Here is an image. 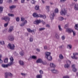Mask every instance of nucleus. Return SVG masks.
<instances>
[{
    "label": "nucleus",
    "mask_w": 78,
    "mask_h": 78,
    "mask_svg": "<svg viewBox=\"0 0 78 78\" xmlns=\"http://www.w3.org/2000/svg\"><path fill=\"white\" fill-rule=\"evenodd\" d=\"M45 58H47L48 61H51L52 60V57L50 56L51 53L50 52H46L45 53Z\"/></svg>",
    "instance_id": "f257e3e1"
},
{
    "label": "nucleus",
    "mask_w": 78,
    "mask_h": 78,
    "mask_svg": "<svg viewBox=\"0 0 78 78\" xmlns=\"http://www.w3.org/2000/svg\"><path fill=\"white\" fill-rule=\"evenodd\" d=\"M33 16L34 17H40V18H43L44 19H46V16L45 15H42L41 14H37L36 13L33 14Z\"/></svg>",
    "instance_id": "f03ea898"
},
{
    "label": "nucleus",
    "mask_w": 78,
    "mask_h": 78,
    "mask_svg": "<svg viewBox=\"0 0 78 78\" xmlns=\"http://www.w3.org/2000/svg\"><path fill=\"white\" fill-rule=\"evenodd\" d=\"M13 74L11 73L7 72L5 73V78H8V76H10V77H12Z\"/></svg>",
    "instance_id": "7ed1b4c3"
},
{
    "label": "nucleus",
    "mask_w": 78,
    "mask_h": 78,
    "mask_svg": "<svg viewBox=\"0 0 78 78\" xmlns=\"http://www.w3.org/2000/svg\"><path fill=\"white\" fill-rule=\"evenodd\" d=\"M60 13L61 15H62V16H63V15L65 16L67 14V11L65 9H64L61 10L60 12Z\"/></svg>",
    "instance_id": "20e7f679"
},
{
    "label": "nucleus",
    "mask_w": 78,
    "mask_h": 78,
    "mask_svg": "<svg viewBox=\"0 0 78 78\" xmlns=\"http://www.w3.org/2000/svg\"><path fill=\"white\" fill-rule=\"evenodd\" d=\"M73 56H71V58L74 59H77L78 58L76 57V56L78 55V53L76 52L74 53H73Z\"/></svg>",
    "instance_id": "39448f33"
},
{
    "label": "nucleus",
    "mask_w": 78,
    "mask_h": 78,
    "mask_svg": "<svg viewBox=\"0 0 78 78\" xmlns=\"http://www.w3.org/2000/svg\"><path fill=\"white\" fill-rule=\"evenodd\" d=\"M67 64H66L65 65L64 67L65 68H69V67H70V64H71V62H70V61H68L66 62Z\"/></svg>",
    "instance_id": "423d86ee"
},
{
    "label": "nucleus",
    "mask_w": 78,
    "mask_h": 78,
    "mask_svg": "<svg viewBox=\"0 0 78 78\" xmlns=\"http://www.w3.org/2000/svg\"><path fill=\"white\" fill-rule=\"evenodd\" d=\"M8 46L9 47V48L10 50H14V48H15V47L14 45V44H11L9 43L8 45Z\"/></svg>",
    "instance_id": "0eeeda50"
},
{
    "label": "nucleus",
    "mask_w": 78,
    "mask_h": 78,
    "mask_svg": "<svg viewBox=\"0 0 78 78\" xmlns=\"http://www.w3.org/2000/svg\"><path fill=\"white\" fill-rule=\"evenodd\" d=\"M2 20H4L6 22L7 21H9V20H10V18L8 16H5L4 17H2Z\"/></svg>",
    "instance_id": "6e6552de"
},
{
    "label": "nucleus",
    "mask_w": 78,
    "mask_h": 78,
    "mask_svg": "<svg viewBox=\"0 0 78 78\" xmlns=\"http://www.w3.org/2000/svg\"><path fill=\"white\" fill-rule=\"evenodd\" d=\"M41 22V20H37L34 22V23L36 25H38Z\"/></svg>",
    "instance_id": "1a4fd4ad"
},
{
    "label": "nucleus",
    "mask_w": 78,
    "mask_h": 78,
    "mask_svg": "<svg viewBox=\"0 0 78 78\" xmlns=\"http://www.w3.org/2000/svg\"><path fill=\"white\" fill-rule=\"evenodd\" d=\"M51 71L52 73H54L55 74H58V73H59V71H58L55 69H51Z\"/></svg>",
    "instance_id": "9d476101"
},
{
    "label": "nucleus",
    "mask_w": 78,
    "mask_h": 78,
    "mask_svg": "<svg viewBox=\"0 0 78 78\" xmlns=\"http://www.w3.org/2000/svg\"><path fill=\"white\" fill-rule=\"evenodd\" d=\"M10 66H11V65L9 64V63L6 65L4 64H2V66L3 68H7L8 67Z\"/></svg>",
    "instance_id": "9b49d317"
},
{
    "label": "nucleus",
    "mask_w": 78,
    "mask_h": 78,
    "mask_svg": "<svg viewBox=\"0 0 78 78\" xmlns=\"http://www.w3.org/2000/svg\"><path fill=\"white\" fill-rule=\"evenodd\" d=\"M10 62L9 63V64L11 66L12 64H14V62H13L14 59H13V58H12V57H11L10 58Z\"/></svg>",
    "instance_id": "f8f14e48"
},
{
    "label": "nucleus",
    "mask_w": 78,
    "mask_h": 78,
    "mask_svg": "<svg viewBox=\"0 0 78 78\" xmlns=\"http://www.w3.org/2000/svg\"><path fill=\"white\" fill-rule=\"evenodd\" d=\"M73 29L70 28H67L66 30V32H68L69 33H71L72 31H73Z\"/></svg>",
    "instance_id": "ddd939ff"
},
{
    "label": "nucleus",
    "mask_w": 78,
    "mask_h": 78,
    "mask_svg": "<svg viewBox=\"0 0 78 78\" xmlns=\"http://www.w3.org/2000/svg\"><path fill=\"white\" fill-rule=\"evenodd\" d=\"M14 30V27L13 26H11L9 29V33H11Z\"/></svg>",
    "instance_id": "4468645a"
},
{
    "label": "nucleus",
    "mask_w": 78,
    "mask_h": 78,
    "mask_svg": "<svg viewBox=\"0 0 78 78\" xmlns=\"http://www.w3.org/2000/svg\"><path fill=\"white\" fill-rule=\"evenodd\" d=\"M55 16V15L54 13H53V14H52L51 15V16H50V18L51 20H53L54 19V17Z\"/></svg>",
    "instance_id": "2eb2a0df"
},
{
    "label": "nucleus",
    "mask_w": 78,
    "mask_h": 78,
    "mask_svg": "<svg viewBox=\"0 0 78 78\" xmlns=\"http://www.w3.org/2000/svg\"><path fill=\"white\" fill-rule=\"evenodd\" d=\"M26 23H27V21L25 20L23 23H22L20 25V27H23Z\"/></svg>",
    "instance_id": "dca6fc26"
},
{
    "label": "nucleus",
    "mask_w": 78,
    "mask_h": 78,
    "mask_svg": "<svg viewBox=\"0 0 78 78\" xmlns=\"http://www.w3.org/2000/svg\"><path fill=\"white\" fill-rule=\"evenodd\" d=\"M9 39L11 41H12L14 40V37L12 36H10L9 37Z\"/></svg>",
    "instance_id": "f3484780"
},
{
    "label": "nucleus",
    "mask_w": 78,
    "mask_h": 78,
    "mask_svg": "<svg viewBox=\"0 0 78 78\" xmlns=\"http://www.w3.org/2000/svg\"><path fill=\"white\" fill-rule=\"evenodd\" d=\"M19 62L20 66H24V62H23V61L20 60Z\"/></svg>",
    "instance_id": "a211bd4d"
},
{
    "label": "nucleus",
    "mask_w": 78,
    "mask_h": 78,
    "mask_svg": "<svg viewBox=\"0 0 78 78\" xmlns=\"http://www.w3.org/2000/svg\"><path fill=\"white\" fill-rule=\"evenodd\" d=\"M19 53L20 55L21 56H23L24 55V54H25V53L23 51H21Z\"/></svg>",
    "instance_id": "6ab92c4d"
},
{
    "label": "nucleus",
    "mask_w": 78,
    "mask_h": 78,
    "mask_svg": "<svg viewBox=\"0 0 78 78\" xmlns=\"http://www.w3.org/2000/svg\"><path fill=\"white\" fill-rule=\"evenodd\" d=\"M74 9L76 11H77V10H78V4H76L75 5Z\"/></svg>",
    "instance_id": "aec40b11"
},
{
    "label": "nucleus",
    "mask_w": 78,
    "mask_h": 78,
    "mask_svg": "<svg viewBox=\"0 0 78 78\" xmlns=\"http://www.w3.org/2000/svg\"><path fill=\"white\" fill-rule=\"evenodd\" d=\"M42 61L41 59H39L36 62L37 63H41Z\"/></svg>",
    "instance_id": "412c9836"
},
{
    "label": "nucleus",
    "mask_w": 78,
    "mask_h": 78,
    "mask_svg": "<svg viewBox=\"0 0 78 78\" xmlns=\"http://www.w3.org/2000/svg\"><path fill=\"white\" fill-rule=\"evenodd\" d=\"M50 66L51 67L54 68L55 67V65H54L53 63H50Z\"/></svg>",
    "instance_id": "4be33fe9"
},
{
    "label": "nucleus",
    "mask_w": 78,
    "mask_h": 78,
    "mask_svg": "<svg viewBox=\"0 0 78 78\" xmlns=\"http://www.w3.org/2000/svg\"><path fill=\"white\" fill-rule=\"evenodd\" d=\"M35 10H39V6L38 5H36L35 7Z\"/></svg>",
    "instance_id": "5701e85b"
},
{
    "label": "nucleus",
    "mask_w": 78,
    "mask_h": 78,
    "mask_svg": "<svg viewBox=\"0 0 78 78\" xmlns=\"http://www.w3.org/2000/svg\"><path fill=\"white\" fill-rule=\"evenodd\" d=\"M59 57L60 59H64V57L62 54L59 55Z\"/></svg>",
    "instance_id": "b1692460"
},
{
    "label": "nucleus",
    "mask_w": 78,
    "mask_h": 78,
    "mask_svg": "<svg viewBox=\"0 0 78 78\" xmlns=\"http://www.w3.org/2000/svg\"><path fill=\"white\" fill-rule=\"evenodd\" d=\"M36 78H42V75H41V74L37 75L36 76Z\"/></svg>",
    "instance_id": "393cba45"
},
{
    "label": "nucleus",
    "mask_w": 78,
    "mask_h": 78,
    "mask_svg": "<svg viewBox=\"0 0 78 78\" xmlns=\"http://www.w3.org/2000/svg\"><path fill=\"white\" fill-rule=\"evenodd\" d=\"M58 19L60 21H62L64 20V18L62 17H60L58 18Z\"/></svg>",
    "instance_id": "a878e982"
},
{
    "label": "nucleus",
    "mask_w": 78,
    "mask_h": 78,
    "mask_svg": "<svg viewBox=\"0 0 78 78\" xmlns=\"http://www.w3.org/2000/svg\"><path fill=\"white\" fill-rule=\"evenodd\" d=\"M16 7V6L12 5L11 6H9V8L10 9H13V8H15Z\"/></svg>",
    "instance_id": "bb28decb"
},
{
    "label": "nucleus",
    "mask_w": 78,
    "mask_h": 78,
    "mask_svg": "<svg viewBox=\"0 0 78 78\" xmlns=\"http://www.w3.org/2000/svg\"><path fill=\"white\" fill-rule=\"evenodd\" d=\"M8 58H6L4 60V62L5 63H7L8 62Z\"/></svg>",
    "instance_id": "cd10ccee"
},
{
    "label": "nucleus",
    "mask_w": 78,
    "mask_h": 78,
    "mask_svg": "<svg viewBox=\"0 0 78 78\" xmlns=\"http://www.w3.org/2000/svg\"><path fill=\"white\" fill-rule=\"evenodd\" d=\"M3 9V7H0V13H2V12Z\"/></svg>",
    "instance_id": "c85d7f7f"
},
{
    "label": "nucleus",
    "mask_w": 78,
    "mask_h": 78,
    "mask_svg": "<svg viewBox=\"0 0 78 78\" xmlns=\"http://www.w3.org/2000/svg\"><path fill=\"white\" fill-rule=\"evenodd\" d=\"M74 28L75 30H78V24H76Z\"/></svg>",
    "instance_id": "c756f323"
},
{
    "label": "nucleus",
    "mask_w": 78,
    "mask_h": 78,
    "mask_svg": "<svg viewBox=\"0 0 78 78\" xmlns=\"http://www.w3.org/2000/svg\"><path fill=\"white\" fill-rule=\"evenodd\" d=\"M0 44L1 45H4L5 44V42L4 41H0Z\"/></svg>",
    "instance_id": "7c9ffc66"
},
{
    "label": "nucleus",
    "mask_w": 78,
    "mask_h": 78,
    "mask_svg": "<svg viewBox=\"0 0 78 78\" xmlns=\"http://www.w3.org/2000/svg\"><path fill=\"white\" fill-rule=\"evenodd\" d=\"M8 16L10 17H14V15L13 14H11L10 13H9L8 14Z\"/></svg>",
    "instance_id": "2f4dec72"
},
{
    "label": "nucleus",
    "mask_w": 78,
    "mask_h": 78,
    "mask_svg": "<svg viewBox=\"0 0 78 78\" xmlns=\"http://www.w3.org/2000/svg\"><path fill=\"white\" fill-rule=\"evenodd\" d=\"M55 37H56V39H59V36L57 34H55Z\"/></svg>",
    "instance_id": "473e14b6"
},
{
    "label": "nucleus",
    "mask_w": 78,
    "mask_h": 78,
    "mask_svg": "<svg viewBox=\"0 0 78 78\" xmlns=\"http://www.w3.org/2000/svg\"><path fill=\"white\" fill-rule=\"evenodd\" d=\"M31 3L32 4H35V3H36V1H34V0H32L31 1Z\"/></svg>",
    "instance_id": "72a5a7b5"
},
{
    "label": "nucleus",
    "mask_w": 78,
    "mask_h": 78,
    "mask_svg": "<svg viewBox=\"0 0 78 78\" xmlns=\"http://www.w3.org/2000/svg\"><path fill=\"white\" fill-rule=\"evenodd\" d=\"M58 9H56L54 11V12L55 13H58Z\"/></svg>",
    "instance_id": "f704fd0d"
},
{
    "label": "nucleus",
    "mask_w": 78,
    "mask_h": 78,
    "mask_svg": "<svg viewBox=\"0 0 78 78\" xmlns=\"http://www.w3.org/2000/svg\"><path fill=\"white\" fill-rule=\"evenodd\" d=\"M73 70L74 72H76L77 71V69H76V68H73Z\"/></svg>",
    "instance_id": "c9c22d12"
},
{
    "label": "nucleus",
    "mask_w": 78,
    "mask_h": 78,
    "mask_svg": "<svg viewBox=\"0 0 78 78\" xmlns=\"http://www.w3.org/2000/svg\"><path fill=\"white\" fill-rule=\"evenodd\" d=\"M46 9L48 11H49V9H50V6H46Z\"/></svg>",
    "instance_id": "e433bc0d"
},
{
    "label": "nucleus",
    "mask_w": 78,
    "mask_h": 78,
    "mask_svg": "<svg viewBox=\"0 0 78 78\" xmlns=\"http://www.w3.org/2000/svg\"><path fill=\"white\" fill-rule=\"evenodd\" d=\"M27 31H28V32H29V33H31L32 30H31V29H30L27 28Z\"/></svg>",
    "instance_id": "4c0bfd02"
},
{
    "label": "nucleus",
    "mask_w": 78,
    "mask_h": 78,
    "mask_svg": "<svg viewBox=\"0 0 78 78\" xmlns=\"http://www.w3.org/2000/svg\"><path fill=\"white\" fill-rule=\"evenodd\" d=\"M29 41L30 42H33V38L32 37H30Z\"/></svg>",
    "instance_id": "58836bf2"
},
{
    "label": "nucleus",
    "mask_w": 78,
    "mask_h": 78,
    "mask_svg": "<svg viewBox=\"0 0 78 78\" xmlns=\"http://www.w3.org/2000/svg\"><path fill=\"white\" fill-rule=\"evenodd\" d=\"M67 46L69 47L70 49H71V48H72V46L71 44H68Z\"/></svg>",
    "instance_id": "ea45409f"
},
{
    "label": "nucleus",
    "mask_w": 78,
    "mask_h": 78,
    "mask_svg": "<svg viewBox=\"0 0 78 78\" xmlns=\"http://www.w3.org/2000/svg\"><path fill=\"white\" fill-rule=\"evenodd\" d=\"M21 75H22V76H26V75H27L26 73H21Z\"/></svg>",
    "instance_id": "a19ab883"
},
{
    "label": "nucleus",
    "mask_w": 78,
    "mask_h": 78,
    "mask_svg": "<svg viewBox=\"0 0 78 78\" xmlns=\"http://www.w3.org/2000/svg\"><path fill=\"white\" fill-rule=\"evenodd\" d=\"M32 59H36V56H32L31 57Z\"/></svg>",
    "instance_id": "79ce46f5"
},
{
    "label": "nucleus",
    "mask_w": 78,
    "mask_h": 78,
    "mask_svg": "<svg viewBox=\"0 0 78 78\" xmlns=\"http://www.w3.org/2000/svg\"><path fill=\"white\" fill-rule=\"evenodd\" d=\"M45 29L44 28H40L39 29V31H42V30H45Z\"/></svg>",
    "instance_id": "37998d69"
},
{
    "label": "nucleus",
    "mask_w": 78,
    "mask_h": 78,
    "mask_svg": "<svg viewBox=\"0 0 78 78\" xmlns=\"http://www.w3.org/2000/svg\"><path fill=\"white\" fill-rule=\"evenodd\" d=\"M16 20L17 21V22H19V20H20V19L19 17H17L16 18Z\"/></svg>",
    "instance_id": "c03bdc74"
},
{
    "label": "nucleus",
    "mask_w": 78,
    "mask_h": 78,
    "mask_svg": "<svg viewBox=\"0 0 78 78\" xmlns=\"http://www.w3.org/2000/svg\"><path fill=\"white\" fill-rule=\"evenodd\" d=\"M42 64H43V65H45V64H47V62H43L42 61V62H41Z\"/></svg>",
    "instance_id": "a18cd8bd"
},
{
    "label": "nucleus",
    "mask_w": 78,
    "mask_h": 78,
    "mask_svg": "<svg viewBox=\"0 0 78 78\" xmlns=\"http://www.w3.org/2000/svg\"><path fill=\"white\" fill-rule=\"evenodd\" d=\"M58 27L59 31H62V29L61 28V26H60V25H58Z\"/></svg>",
    "instance_id": "49530a36"
},
{
    "label": "nucleus",
    "mask_w": 78,
    "mask_h": 78,
    "mask_svg": "<svg viewBox=\"0 0 78 78\" xmlns=\"http://www.w3.org/2000/svg\"><path fill=\"white\" fill-rule=\"evenodd\" d=\"M39 72L40 75H42L43 74V71H42V70H40Z\"/></svg>",
    "instance_id": "de8ad7c7"
},
{
    "label": "nucleus",
    "mask_w": 78,
    "mask_h": 78,
    "mask_svg": "<svg viewBox=\"0 0 78 78\" xmlns=\"http://www.w3.org/2000/svg\"><path fill=\"white\" fill-rule=\"evenodd\" d=\"M72 32L73 33V36H75V35H76V32L73 31H73Z\"/></svg>",
    "instance_id": "09e8293b"
},
{
    "label": "nucleus",
    "mask_w": 78,
    "mask_h": 78,
    "mask_svg": "<svg viewBox=\"0 0 78 78\" xmlns=\"http://www.w3.org/2000/svg\"><path fill=\"white\" fill-rule=\"evenodd\" d=\"M72 67L73 69L75 68V65L74 64L72 65Z\"/></svg>",
    "instance_id": "8fccbe9b"
},
{
    "label": "nucleus",
    "mask_w": 78,
    "mask_h": 78,
    "mask_svg": "<svg viewBox=\"0 0 78 78\" xmlns=\"http://www.w3.org/2000/svg\"><path fill=\"white\" fill-rule=\"evenodd\" d=\"M65 28H67V27H68V24H66L65 26Z\"/></svg>",
    "instance_id": "3c124183"
},
{
    "label": "nucleus",
    "mask_w": 78,
    "mask_h": 78,
    "mask_svg": "<svg viewBox=\"0 0 78 78\" xmlns=\"http://www.w3.org/2000/svg\"><path fill=\"white\" fill-rule=\"evenodd\" d=\"M25 20V19L23 17H21V21H24Z\"/></svg>",
    "instance_id": "603ef678"
},
{
    "label": "nucleus",
    "mask_w": 78,
    "mask_h": 78,
    "mask_svg": "<svg viewBox=\"0 0 78 78\" xmlns=\"http://www.w3.org/2000/svg\"><path fill=\"white\" fill-rule=\"evenodd\" d=\"M8 23H6L5 24H4L5 27H7V26H8Z\"/></svg>",
    "instance_id": "864d4df0"
},
{
    "label": "nucleus",
    "mask_w": 78,
    "mask_h": 78,
    "mask_svg": "<svg viewBox=\"0 0 78 78\" xmlns=\"http://www.w3.org/2000/svg\"><path fill=\"white\" fill-rule=\"evenodd\" d=\"M65 1H66V0H60V2L62 3H64Z\"/></svg>",
    "instance_id": "5fc2aeb1"
},
{
    "label": "nucleus",
    "mask_w": 78,
    "mask_h": 78,
    "mask_svg": "<svg viewBox=\"0 0 78 78\" xmlns=\"http://www.w3.org/2000/svg\"><path fill=\"white\" fill-rule=\"evenodd\" d=\"M21 3H25V0H21Z\"/></svg>",
    "instance_id": "6e6d98bb"
},
{
    "label": "nucleus",
    "mask_w": 78,
    "mask_h": 78,
    "mask_svg": "<svg viewBox=\"0 0 78 78\" xmlns=\"http://www.w3.org/2000/svg\"><path fill=\"white\" fill-rule=\"evenodd\" d=\"M62 40H64V39H65V37H64V36H62Z\"/></svg>",
    "instance_id": "4d7b16f0"
},
{
    "label": "nucleus",
    "mask_w": 78,
    "mask_h": 78,
    "mask_svg": "<svg viewBox=\"0 0 78 78\" xmlns=\"http://www.w3.org/2000/svg\"><path fill=\"white\" fill-rule=\"evenodd\" d=\"M8 2L9 3H12V0H9L8 1Z\"/></svg>",
    "instance_id": "13d9d810"
},
{
    "label": "nucleus",
    "mask_w": 78,
    "mask_h": 78,
    "mask_svg": "<svg viewBox=\"0 0 78 78\" xmlns=\"http://www.w3.org/2000/svg\"><path fill=\"white\" fill-rule=\"evenodd\" d=\"M46 27L48 28H50V25L49 24H46Z\"/></svg>",
    "instance_id": "bf43d9fd"
},
{
    "label": "nucleus",
    "mask_w": 78,
    "mask_h": 78,
    "mask_svg": "<svg viewBox=\"0 0 78 78\" xmlns=\"http://www.w3.org/2000/svg\"><path fill=\"white\" fill-rule=\"evenodd\" d=\"M3 63V60L1 58H0V64H2Z\"/></svg>",
    "instance_id": "052dcab7"
},
{
    "label": "nucleus",
    "mask_w": 78,
    "mask_h": 78,
    "mask_svg": "<svg viewBox=\"0 0 78 78\" xmlns=\"http://www.w3.org/2000/svg\"><path fill=\"white\" fill-rule=\"evenodd\" d=\"M63 78H69V77L68 76H66L63 77Z\"/></svg>",
    "instance_id": "680f3d73"
},
{
    "label": "nucleus",
    "mask_w": 78,
    "mask_h": 78,
    "mask_svg": "<svg viewBox=\"0 0 78 78\" xmlns=\"http://www.w3.org/2000/svg\"><path fill=\"white\" fill-rule=\"evenodd\" d=\"M3 0H0V4H2Z\"/></svg>",
    "instance_id": "e2e57ef3"
},
{
    "label": "nucleus",
    "mask_w": 78,
    "mask_h": 78,
    "mask_svg": "<svg viewBox=\"0 0 78 78\" xmlns=\"http://www.w3.org/2000/svg\"><path fill=\"white\" fill-rule=\"evenodd\" d=\"M62 47H64V45H62L60 46L59 47V48H62Z\"/></svg>",
    "instance_id": "0e129e2a"
},
{
    "label": "nucleus",
    "mask_w": 78,
    "mask_h": 78,
    "mask_svg": "<svg viewBox=\"0 0 78 78\" xmlns=\"http://www.w3.org/2000/svg\"><path fill=\"white\" fill-rule=\"evenodd\" d=\"M36 50L38 52H40V49L37 48L36 49Z\"/></svg>",
    "instance_id": "69168bd1"
},
{
    "label": "nucleus",
    "mask_w": 78,
    "mask_h": 78,
    "mask_svg": "<svg viewBox=\"0 0 78 78\" xmlns=\"http://www.w3.org/2000/svg\"><path fill=\"white\" fill-rule=\"evenodd\" d=\"M44 49H46L47 48V46H45L44 47Z\"/></svg>",
    "instance_id": "338daca9"
},
{
    "label": "nucleus",
    "mask_w": 78,
    "mask_h": 78,
    "mask_svg": "<svg viewBox=\"0 0 78 78\" xmlns=\"http://www.w3.org/2000/svg\"><path fill=\"white\" fill-rule=\"evenodd\" d=\"M32 57H30L28 59V61H30V60L31 59Z\"/></svg>",
    "instance_id": "774afa93"
}]
</instances>
